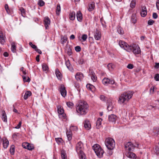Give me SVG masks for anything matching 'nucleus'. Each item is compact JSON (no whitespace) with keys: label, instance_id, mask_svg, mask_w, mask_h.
<instances>
[{"label":"nucleus","instance_id":"obj_1","mask_svg":"<svg viewBox=\"0 0 159 159\" xmlns=\"http://www.w3.org/2000/svg\"><path fill=\"white\" fill-rule=\"evenodd\" d=\"M88 107V105L86 102H80L76 106V111L80 115H84L87 112Z\"/></svg>","mask_w":159,"mask_h":159},{"label":"nucleus","instance_id":"obj_2","mask_svg":"<svg viewBox=\"0 0 159 159\" xmlns=\"http://www.w3.org/2000/svg\"><path fill=\"white\" fill-rule=\"evenodd\" d=\"M132 92H127L122 94L119 97L118 102L120 104L123 103L126 101L128 102L130 99L133 95Z\"/></svg>","mask_w":159,"mask_h":159},{"label":"nucleus","instance_id":"obj_3","mask_svg":"<svg viewBox=\"0 0 159 159\" xmlns=\"http://www.w3.org/2000/svg\"><path fill=\"white\" fill-rule=\"evenodd\" d=\"M76 149L77 152L79 154L80 159H86L85 156L83 152L84 150L83 144L81 142H80L77 144Z\"/></svg>","mask_w":159,"mask_h":159},{"label":"nucleus","instance_id":"obj_4","mask_svg":"<svg viewBox=\"0 0 159 159\" xmlns=\"http://www.w3.org/2000/svg\"><path fill=\"white\" fill-rule=\"evenodd\" d=\"M105 145L109 150H113L115 146V142L114 139L111 138H107L105 142Z\"/></svg>","mask_w":159,"mask_h":159},{"label":"nucleus","instance_id":"obj_5","mask_svg":"<svg viewBox=\"0 0 159 159\" xmlns=\"http://www.w3.org/2000/svg\"><path fill=\"white\" fill-rule=\"evenodd\" d=\"M93 148L98 157L101 158L102 157L104 151L99 145L94 144L93 146Z\"/></svg>","mask_w":159,"mask_h":159},{"label":"nucleus","instance_id":"obj_6","mask_svg":"<svg viewBox=\"0 0 159 159\" xmlns=\"http://www.w3.org/2000/svg\"><path fill=\"white\" fill-rule=\"evenodd\" d=\"M129 49L130 50V52L132 51L135 54H138L141 52L139 47L135 44L130 46Z\"/></svg>","mask_w":159,"mask_h":159},{"label":"nucleus","instance_id":"obj_7","mask_svg":"<svg viewBox=\"0 0 159 159\" xmlns=\"http://www.w3.org/2000/svg\"><path fill=\"white\" fill-rule=\"evenodd\" d=\"M119 44L121 48H123L127 51L130 52V50L129 49L130 46L127 43L124 41L120 40L119 42Z\"/></svg>","mask_w":159,"mask_h":159},{"label":"nucleus","instance_id":"obj_8","mask_svg":"<svg viewBox=\"0 0 159 159\" xmlns=\"http://www.w3.org/2000/svg\"><path fill=\"white\" fill-rule=\"evenodd\" d=\"M125 147L126 151H133L134 148V146L130 142L127 143L125 144Z\"/></svg>","mask_w":159,"mask_h":159},{"label":"nucleus","instance_id":"obj_9","mask_svg":"<svg viewBox=\"0 0 159 159\" xmlns=\"http://www.w3.org/2000/svg\"><path fill=\"white\" fill-rule=\"evenodd\" d=\"M102 83L105 85H107L109 84H113L115 83L114 80H110L108 78H105L102 80Z\"/></svg>","mask_w":159,"mask_h":159},{"label":"nucleus","instance_id":"obj_10","mask_svg":"<svg viewBox=\"0 0 159 159\" xmlns=\"http://www.w3.org/2000/svg\"><path fill=\"white\" fill-rule=\"evenodd\" d=\"M117 119L116 116L113 114H111L108 116V120L110 122L115 123Z\"/></svg>","mask_w":159,"mask_h":159},{"label":"nucleus","instance_id":"obj_11","mask_svg":"<svg viewBox=\"0 0 159 159\" xmlns=\"http://www.w3.org/2000/svg\"><path fill=\"white\" fill-rule=\"evenodd\" d=\"M44 25L46 29H47L50 24V20L48 17H45L44 19Z\"/></svg>","mask_w":159,"mask_h":159},{"label":"nucleus","instance_id":"obj_12","mask_svg":"<svg viewBox=\"0 0 159 159\" xmlns=\"http://www.w3.org/2000/svg\"><path fill=\"white\" fill-rule=\"evenodd\" d=\"M125 155L126 156L130 158H136V155L133 152L130 151H126Z\"/></svg>","mask_w":159,"mask_h":159},{"label":"nucleus","instance_id":"obj_13","mask_svg":"<svg viewBox=\"0 0 159 159\" xmlns=\"http://www.w3.org/2000/svg\"><path fill=\"white\" fill-rule=\"evenodd\" d=\"M94 38L96 40H99L101 39V33L100 31L96 30L94 34Z\"/></svg>","mask_w":159,"mask_h":159},{"label":"nucleus","instance_id":"obj_14","mask_svg":"<svg viewBox=\"0 0 159 159\" xmlns=\"http://www.w3.org/2000/svg\"><path fill=\"white\" fill-rule=\"evenodd\" d=\"M60 91L61 95L63 97H65L66 95V91L65 87L63 85H61L60 89Z\"/></svg>","mask_w":159,"mask_h":159},{"label":"nucleus","instance_id":"obj_15","mask_svg":"<svg viewBox=\"0 0 159 159\" xmlns=\"http://www.w3.org/2000/svg\"><path fill=\"white\" fill-rule=\"evenodd\" d=\"M89 75L91 76V79L93 82H95L97 80V77L96 76L95 73L92 70L89 69Z\"/></svg>","mask_w":159,"mask_h":159},{"label":"nucleus","instance_id":"obj_16","mask_svg":"<svg viewBox=\"0 0 159 159\" xmlns=\"http://www.w3.org/2000/svg\"><path fill=\"white\" fill-rule=\"evenodd\" d=\"M140 14L141 16L143 17H144L146 16L147 14V10L145 6H143L142 7Z\"/></svg>","mask_w":159,"mask_h":159},{"label":"nucleus","instance_id":"obj_17","mask_svg":"<svg viewBox=\"0 0 159 159\" xmlns=\"http://www.w3.org/2000/svg\"><path fill=\"white\" fill-rule=\"evenodd\" d=\"M84 126L87 130H89L91 127V124L89 121L86 120L84 123Z\"/></svg>","mask_w":159,"mask_h":159},{"label":"nucleus","instance_id":"obj_18","mask_svg":"<svg viewBox=\"0 0 159 159\" xmlns=\"http://www.w3.org/2000/svg\"><path fill=\"white\" fill-rule=\"evenodd\" d=\"M83 77V75L81 73H77L75 75V79L78 81H81Z\"/></svg>","mask_w":159,"mask_h":159},{"label":"nucleus","instance_id":"obj_19","mask_svg":"<svg viewBox=\"0 0 159 159\" xmlns=\"http://www.w3.org/2000/svg\"><path fill=\"white\" fill-rule=\"evenodd\" d=\"M55 74L57 79L61 80L62 78V75L58 69L55 70Z\"/></svg>","mask_w":159,"mask_h":159},{"label":"nucleus","instance_id":"obj_20","mask_svg":"<svg viewBox=\"0 0 159 159\" xmlns=\"http://www.w3.org/2000/svg\"><path fill=\"white\" fill-rule=\"evenodd\" d=\"M3 145L4 148H6L8 146L9 141L6 138L2 139Z\"/></svg>","mask_w":159,"mask_h":159},{"label":"nucleus","instance_id":"obj_21","mask_svg":"<svg viewBox=\"0 0 159 159\" xmlns=\"http://www.w3.org/2000/svg\"><path fill=\"white\" fill-rule=\"evenodd\" d=\"M76 17L77 20L79 21H81L82 20V15L80 11H78L76 13Z\"/></svg>","mask_w":159,"mask_h":159},{"label":"nucleus","instance_id":"obj_22","mask_svg":"<svg viewBox=\"0 0 159 159\" xmlns=\"http://www.w3.org/2000/svg\"><path fill=\"white\" fill-rule=\"evenodd\" d=\"M2 119L3 121L4 122H7V117L6 114V113L4 111H2Z\"/></svg>","mask_w":159,"mask_h":159},{"label":"nucleus","instance_id":"obj_23","mask_svg":"<svg viewBox=\"0 0 159 159\" xmlns=\"http://www.w3.org/2000/svg\"><path fill=\"white\" fill-rule=\"evenodd\" d=\"M57 111L58 113L60 115H63L64 114V110L63 108L62 107H61V106L60 105L58 106L57 107Z\"/></svg>","mask_w":159,"mask_h":159},{"label":"nucleus","instance_id":"obj_24","mask_svg":"<svg viewBox=\"0 0 159 159\" xmlns=\"http://www.w3.org/2000/svg\"><path fill=\"white\" fill-rule=\"evenodd\" d=\"M16 43L15 42H12L11 43V51L14 53L16 52Z\"/></svg>","mask_w":159,"mask_h":159},{"label":"nucleus","instance_id":"obj_25","mask_svg":"<svg viewBox=\"0 0 159 159\" xmlns=\"http://www.w3.org/2000/svg\"><path fill=\"white\" fill-rule=\"evenodd\" d=\"M66 134L67 135V136L68 138V140L70 141L72 139V133L70 131H69L68 130H67L66 132Z\"/></svg>","mask_w":159,"mask_h":159},{"label":"nucleus","instance_id":"obj_26","mask_svg":"<svg viewBox=\"0 0 159 159\" xmlns=\"http://www.w3.org/2000/svg\"><path fill=\"white\" fill-rule=\"evenodd\" d=\"M3 34L2 32L0 31V42L2 44H3L5 42V40Z\"/></svg>","mask_w":159,"mask_h":159},{"label":"nucleus","instance_id":"obj_27","mask_svg":"<svg viewBox=\"0 0 159 159\" xmlns=\"http://www.w3.org/2000/svg\"><path fill=\"white\" fill-rule=\"evenodd\" d=\"M75 17V12L73 11L71 12L69 14V18L71 20H74Z\"/></svg>","mask_w":159,"mask_h":159},{"label":"nucleus","instance_id":"obj_28","mask_svg":"<svg viewBox=\"0 0 159 159\" xmlns=\"http://www.w3.org/2000/svg\"><path fill=\"white\" fill-rule=\"evenodd\" d=\"M95 7L94 3L92 2L89 5L88 8V10L90 11H93Z\"/></svg>","mask_w":159,"mask_h":159},{"label":"nucleus","instance_id":"obj_29","mask_svg":"<svg viewBox=\"0 0 159 159\" xmlns=\"http://www.w3.org/2000/svg\"><path fill=\"white\" fill-rule=\"evenodd\" d=\"M31 95V93L30 91H27V92L25 93L24 96V98L26 100Z\"/></svg>","mask_w":159,"mask_h":159},{"label":"nucleus","instance_id":"obj_30","mask_svg":"<svg viewBox=\"0 0 159 159\" xmlns=\"http://www.w3.org/2000/svg\"><path fill=\"white\" fill-rule=\"evenodd\" d=\"M87 88L89 90L93 91L95 89V87L90 84H88L86 85Z\"/></svg>","mask_w":159,"mask_h":159},{"label":"nucleus","instance_id":"obj_31","mask_svg":"<svg viewBox=\"0 0 159 159\" xmlns=\"http://www.w3.org/2000/svg\"><path fill=\"white\" fill-rule=\"evenodd\" d=\"M115 65L112 63H109L107 65L108 68L110 71H112L115 68Z\"/></svg>","mask_w":159,"mask_h":159},{"label":"nucleus","instance_id":"obj_32","mask_svg":"<svg viewBox=\"0 0 159 159\" xmlns=\"http://www.w3.org/2000/svg\"><path fill=\"white\" fill-rule=\"evenodd\" d=\"M61 11V7L59 4L57 5L56 9V13L57 15H59Z\"/></svg>","mask_w":159,"mask_h":159},{"label":"nucleus","instance_id":"obj_33","mask_svg":"<svg viewBox=\"0 0 159 159\" xmlns=\"http://www.w3.org/2000/svg\"><path fill=\"white\" fill-rule=\"evenodd\" d=\"M102 119L101 118H99L96 122V127L98 129V127L101 125Z\"/></svg>","mask_w":159,"mask_h":159},{"label":"nucleus","instance_id":"obj_34","mask_svg":"<svg viewBox=\"0 0 159 159\" xmlns=\"http://www.w3.org/2000/svg\"><path fill=\"white\" fill-rule=\"evenodd\" d=\"M22 78L24 82H29L30 80V79L28 76L26 77L25 76H22Z\"/></svg>","mask_w":159,"mask_h":159},{"label":"nucleus","instance_id":"obj_35","mask_svg":"<svg viewBox=\"0 0 159 159\" xmlns=\"http://www.w3.org/2000/svg\"><path fill=\"white\" fill-rule=\"evenodd\" d=\"M61 155L62 159H66V154L64 150H62L61 151Z\"/></svg>","mask_w":159,"mask_h":159},{"label":"nucleus","instance_id":"obj_36","mask_svg":"<svg viewBox=\"0 0 159 159\" xmlns=\"http://www.w3.org/2000/svg\"><path fill=\"white\" fill-rule=\"evenodd\" d=\"M66 52L68 54V55L69 56L71 55L72 53L71 49L70 47L66 48Z\"/></svg>","mask_w":159,"mask_h":159},{"label":"nucleus","instance_id":"obj_37","mask_svg":"<svg viewBox=\"0 0 159 159\" xmlns=\"http://www.w3.org/2000/svg\"><path fill=\"white\" fill-rule=\"evenodd\" d=\"M137 18L135 16L132 15L131 16V22L134 24L136 22Z\"/></svg>","mask_w":159,"mask_h":159},{"label":"nucleus","instance_id":"obj_38","mask_svg":"<svg viewBox=\"0 0 159 159\" xmlns=\"http://www.w3.org/2000/svg\"><path fill=\"white\" fill-rule=\"evenodd\" d=\"M113 107V106L111 102L108 103L107 105V109L108 110L111 111Z\"/></svg>","mask_w":159,"mask_h":159},{"label":"nucleus","instance_id":"obj_39","mask_svg":"<svg viewBox=\"0 0 159 159\" xmlns=\"http://www.w3.org/2000/svg\"><path fill=\"white\" fill-rule=\"evenodd\" d=\"M136 4V1L135 0H133L130 4V7L132 8L135 7Z\"/></svg>","mask_w":159,"mask_h":159},{"label":"nucleus","instance_id":"obj_40","mask_svg":"<svg viewBox=\"0 0 159 159\" xmlns=\"http://www.w3.org/2000/svg\"><path fill=\"white\" fill-rule=\"evenodd\" d=\"M66 105L69 107L71 108H72L74 106L73 103L70 102H67Z\"/></svg>","mask_w":159,"mask_h":159},{"label":"nucleus","instance_id":"obj_41","mask_svg":"<svg viewBox=\"0 0 159 159\" xmlns=\"http://www.w3.org/2000/svg\"><path fill=\"white\" fill-rule=\"evenodd\" d=\"M42 67L43 71H47L48 70V67L46 64H43L42 65Z\"/></svg>","mask_w":159,"mask_h":159},{"label":"nucleus","instance_id":"obj_42","mask_svg":"<svg viewBox=\"0 0 159 159\" xmlns=\"http://www.w3.org/2000/svg\"><path fill=\"white\" fill-rule=\"evenodd\" d=\"M118 32L120 34H124V31L120 27H118L117 29Z\"/></svg>","mask_w":159,"mask_h":159},{"label":"nucleus","instance_id":"obj_43","mask_svg":"<svg viewBox=\"0 0 159 159\" xmlns=\"http://www.w3.org/2000/svg\"><path fill=\"white\" fill-rule=\"evenodd\" d=\"M67 38L66 36H64L61 39V43L63 44H64V43H65L67 40Z\"/></svg>","mask_w":159,"mask_h":159},{"label":"nucleus","instance_id":"obj_44","mask_svg":"<svg viewBox=\"0 0 159 159\" xmlns=\"http://www.w3.org/2000/svg\"><path fill=\"white\" fill-rule=\"evenodd\" d=\"M14 151H15L14 146L13 145L11 146V148L10 149V152L11 154L13 155L14 154Z\"/></svg>","mask_w":159,"mask_h":159},{"label":"nucleus","instance_id":"obj_45","mask_svg":"<svg viewBox=\"0 0 159 159\" xmlns=\"http://www.w3.org/2000/svg\"><path fill=\"white\" fill-rule=\"evenodd\" d=\"M55 140L56 142L58 144H59L61 143L62 141V139L61 138H56Z\"/></svg>","mask_w":159,"mask_h":159},{"label":"nucleus","instance_id":"obj_46","mask_svg":"<svg viewBox=\"0 0 159 159\" xmlns=\"http://www.w3.org/2000/svg\"><path fill=\"white\" fill-rule=\"evenodd\" d=\"M78 62L80 64H82L84 63L83 59L82 57L79 58L78 60Z\"/></svg>","mask_w":159,"mask_h":159},{"label":"nucleus","instance_id":"obj_47","mask_svg":"<svg viewBox=\"0 0 159 159\" xmlns=\"http://www.w3.org/2000/svg\"><path fill=\"white\" fill-rule=\"evenodd\" d=\"M87 37L88 36L87 35L85 34H83L81 37V39H82V40L81 41H86L87 39Z\"/></svg>","mask_w":159,"mask_h":159},{"label":"nucleus","instance_id":"obj_48","mask_svg":"<svg viewBox=\"0 0 159 159\" xmlns=\"http://www.w3.org/2000/svg\"><path fill=\"white\" fill-rule=\"evenodd\" d=\"M44 4V2L42 0H40L39 1L38 4L39 6L41 7L43 6Z\"/></svg>","mask_w":159,"mask_h":159},{"label":"nucleus","instance_id":"obj_49","mask_svg":"<svg viewBox=\"0 0 159 159\" xmlns=\"http://www.w3.org/2000/svg\"><path fill=\"white\" fill-rule=\"evenodd\" d=\"M29 45L32 48H33L35 50L36 49L37 47L35 45L33 44L32 42H30L29 43Z\"/></svg>","mask_w":159,"mask_h":159},{"label":"nucleus","instance_id":"obj_50","mask_svg":"<svg viewBox=\"0 0 159 159\" xmlns=\"http://www.w3.org/2000/svg\"><path fill=\"white\" fill-rule=\"evenodd\" d=\"M153 132L156 134H158L159 132V127H156L153 129Z\"/></svg>","mask_w":159,"mask_h":159},{"label":"nucleus","instance_id":"obj_51","mask_svg":"<svg viewBox=\"0 0 159 159\" xmlns=\"http://www.w3.org/2000/svg\"><path fill=\"white\" fill-rule=\"evenodd\" d=\"M75 49L76 52H79L81 50V48L80 46H77L75 47Z\"/></svg>","mask_w":159,"mask_h":159},{"label":"nucleus","instance_id":"obj_52","mask_svg":"<svg viewBox=\"0 0 159 159\" xmlns=\"http://www.w3.org/2000/svg\"><path fill=\"white\" fill-rule=\"evenodd\" d=\"M154 22V21L152 20H150L148 21V24L149 25H152Z\"/></svg>","mask_w":159,"mask_h":159},{"label":"nucleus","instance_id":"obj_53","mask_svg":"<svg viewBox=\"0 0 159 159\" xmlns=\"http://www.w3.org/2000/svg\"><path fill=\"white\" fill-rule=\"evenodd\" d=\"M134 67V66L133 64H129L127 66V68L129 69H131Z\"/></svg>","mask_w":159,"mask_h":159},{"label":"nucleus","instance_id":"obj_54","mask_svg":"<svg viewBox=\"0 0 159 159\" xmlns=\"http://www.w3.org/2000/svg\"><path fill=\"white\" fill-rule=\"evenodd\" d=\"M155 80L157 81L159 80V74H156L154 77Z\"/></svg>","mask_w":159,"mask_h":159},{"label":"nucleus","instance_id":"obj_55","mask_svg":"<svg viewBox=\"0 0 159 159\" xmlns=\"http://www.w3.org/2000/svg\"><path fill=\"white\" fill-rule=\"evenodd\" d=\"M70 130H76L77 129V128L76 126H72L70 127Z\"/></svg>","mask_w":159,"mask_h":159},{"label":"nucleus","instance_id":"obj_56","mask_svg":"<svg viewBox=\"0 0 159 159\" xmlns=\"http://www.w3.org/2000/svg\"><path fill=\"white\" fill-rule=\"evenodd\" d=\"M21 123H22L21 121H20L19 122V124L17 125V126H16L15 127V128L17 129L20 128L21 126Z\"/></svg>","mask_w":159,"mask_h":159},{"label":"nucleus","instance_id":"obj_57","mask_svg":"<svg viewBox=\"0 0 159 159\" xmlns=\"http://www.w3.org/2000/svg\"><path fill=\"white\" fill-rule=\"evenodd\" d=\"M20 10L21 12L22 16H23V14H25V10L22 7L21 8H20Z\"/></svg>","mask_w":159,"mask_h":159},{"label":"nucleus","instance_id":"obj_58","mask_svg":"<svg viewBox=\"0 0 159 159\" xmlns=\"http://www.w3.org/2000/svg\"><path fill=\"white\" fill-rule=\"evenodd\" d=\"M5 8L6 11H7V12L8 13H9V10L8 9V5H7V4H6L5 5Z\"/></svg>","mask_w":159,"mask_h":159},{"label":"nucleus","instance_id":"obj_59","mask_svg":"<svg viewBox=\"0 0 159 159\" xmlns=\"http://www.w3.org/2000/svg\"><path fill=\"white\" fill-rule=\"evenodd\" d=\"M20 70L23 72V74L25 75L27 74V72H26L25 70H24V68L23 67H21L20 68Z\"/></svg>","mask_w":159,"mask_h":159},{"label":"nucleus","instance_id":"obj_60","mask_svg":"<svg viewBox=\"0 0 159 159\" xmlns=\"http://www.w3.org/2000/svg\"><path fill=\"white\" fill-rule=\"evenodd\" d=\"M157 13H153L152 15V17L154 19H156L157 17Z\"/></svg>","mask_w":159,"mask_h":159},{"label":"nucleus","instance_id":"obj_61","mask_svg":"<svg viewBox=\"0 0 159 159\" xmlns=\"http://www.w3.org/2000/svg\"><path fill=\"white\" fill-rule=\"evenodd\" d=\"M34 148V147L33 145L30 144L29 147L28 148V149L30 150H31Z\"/></svg>","mask_w":159,"mask_h":159},{"label":"nucleus","instance_id":"obj_62","mask_svg":"<svg viewBox=\"0 0 159 159\" xmlns=\"http://www.w3.org/2000/svg\"><path fill=\"white\" fill-rule=\"evenodd\" d=\"M156 5L157 9L159 10V0H157L156 2Z\"/></svg>","mask_w":159,"mask_h":159},{"label":"nucleus","instance_id":"obj_63","mask_svg":"<svg viewBox=\"0 0 159 159\" xmlns=\"http://www.w3.org/2000/svg\"><path fill=\"white\" fill-rule=\"evenodd\" d=\"M35 51H36L37 52H38V53H39V54H42V52L41 51V50L37 48H36V49L35 50Z\"/></svg>","mask_w":159,"mask_h":159},{"label":"nucleus","instance_id":"obj_64","mask_svg":"<svg viewBox=\"0 0 159 159\" xmlns=\"http://www.w3.org/2000/svg\"><path fill=\"white\" fill-rule=\"evenodd\" d=\"M100 98L101 100L102 101L105 100V97L103 95H101L100 97Z\"/></svg>","mask_w":159,"mask_h":159}]
</instances>
